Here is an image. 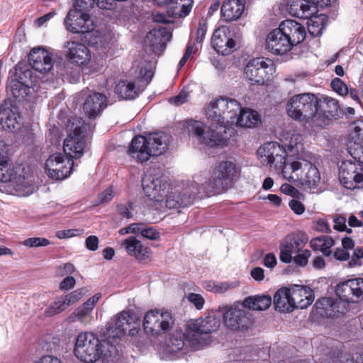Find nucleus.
<instances>
[{"mask_svg":"<svg viewBox=\"0 0 363 363\" xmlns=\"http://www.w3.org/2000/svg\"><path fill=\"white\" fill-rule=\"evenodd\" d=\"M332 361L333 363H357L352 354L346 351H338L334 353Z\"/></svg>","mask_w":363,"mask_h":363,"instance_id":"nucleus-53","label":"nucleus"},{"mask_svg":"<svg viewBox=\"0 0 363 363\" xmlns=\"http://www.w3.org/2000/svg\"><path fill=\"white\" fill-rule=\"evenodd\" d=\"M244 306L254 311H264L272 305V297L269 295H256L247 296L244 299Z\"/></svg>","mask_w":363,"mask_h":363,"instance_id":"nucleus-41","label":"nucleus"},{"mask_svg":"<svg viewBox=\"0 0 363 363\" xmlns=\"http://www.w3.org/2000/svg\"><path fill=\"white\" fill-rule=\"evenodd\" d=\"M331 88L340 96H345L348 94L347 84L340 79L335 78L331 81Z\"/></svg>","mask_w":363,"mask_h":363,"instance_id":"nucleus-55","label":"nucleus"},{"mask_svg":"<svg viewBox=\"0 0 363 363\" xmlns=\"http://www.w3.org/2000/svg\"><path fill=\"white\" fill-rule=\"evenodd\" d=\"M103 352V345L94 333L82 332L77 335L74 353L78 359L94 363L100 359Z\"/></svg>","mask_w":363,"mask_h":363,"instance_id":"nucleus-9","label":"nucleus"},{"mask_svg":"<svg viewBox=\"0 0 363 363\" xmlns=\"http://www.w3.org/2000/svg\"><path fill=\"white\" fill-rule=\"evenodd\" d=\"M244 301L219 307L226 328L233 332H245L252 325L250 313L246 310Z\"/></svg>","mask_w":363,"mask_h":363,"instance_id":"nucleus-6","label":"nucleus"},{"mask_svg":"<svg viewBox=\"0 0 363 363\" xmlns=\"http://www.w3.org/2000/svg\"><path fill=\"white\" fill-rule=\"evenodd\" d=\"M363 145V121H359L354 123L353 131L350 135L348 145Z\"/></svg>","mask_w":363,"mask_h":363,"instance_id":"nucleus-49","label":"nucleus"},{"mask_svg":"<svg viewBox=\"0 0 363 363\" xmlns=\"http://www.w3.org/2000/svg\"><path fill=\"white\" fill-rule=\"evenodd\" d=\"M145 136L137 135L133 138L128 150V155L139 163L147 162L152 154Z\"/></svg>","mask_w":363,"mask_h":363,"instance_id":"nucleus-28","label":"nucleus"},{"mask_svg":"<svg viewBox=\"0 0 363 363\" xmlns=\"http://www.w3.org/2000/svg\"><path fill=\"white\" fill-rule=\"evenodd\" d=\"M220 98L211 101L206 108V116L208 123L225 124L226 117L224 116V111L218 108Z\"/></svg>","mask_w":363,"mask_h":363,"instance_id":"nucleus-43","label":"nucleus"},{"mask_svg":"<svg viewBox=\"0 0 363 363\" xmlns=\"http://www.w3.org/2000/svg\"><path fill=\"white\" fill-rule=\"evenodd\" d=\"M218 108L224 111V116L226 117L225 124L235 123L242 110L241 105L237 100L227 97L220 98Z\"/></svg>","mask_w":363,"mask_h":363,"instance_id":"nucleus-37","label":"nucleus"},{"mask_svg":"<svg viewBox=\"0 0 363 363\" xmlns=\"http://www.w3.org/2000/svg\"><path fill=\"white\" fill-rule=\"evenodd\" d=\"M281 29L279 27L271 30L265 40L266 49L272 54L282 55L289 52L293 48Z\"/></svg>","mask_w":363,"mask_h":363,"instance_id":"nucleus-23","label":"nucleus"},{"mask_svg":"<svg viewBox=\"0 0 363 363\" xmlns=\"http://www.w3.org/2000/svg\"><path fill=\"white\" fill-rule=\"evenodd\" d=\"M66 28L72 33H85L95 28L93 19L86 12L71 9L65 19Z\"/></svg>","mask_w":363,"mask_h":363,"instance_id":"nucleus-19","label":"nucleus"},{"mask_svg":"<svg viewBox=\"0 0 363 363\" xmlns=\"http://www.w3.org/2000/svg\"><path fill=\"white\" fill-rule=\"evenodd\" d=\"M199 191V186L195 182L172 186L167 195L166 206L170 209L186 207L193 203Z\"/></svg>","mask_w":363,"mask_h":363,"instance_id":"nucleus-15","label":"nucleus"},{"mask_svg":"<svg viewBox=\"0 0 363 363\" xmlns=\"http://www.w3.org/2000/svg\"><path fill=\"white\" fill-rule=\"evenodd\" d=\"M207 127L198 121H189L187 125L190 134L196 137L198 142L208 147H224L227 146L226 125L208 123Z\"/></svg>","mask_w":363,"mask_h":363,"instance_id":"nucleus-2","label":"nucleus"},{"mask_svg":"<svg viewBox=\"0 0 363 363\" xmlns=\"http://www.w3.org/2000/svg\"><path fill=\"white\" fill-rule=\"evenodd\" d=\"M192 0H171L167 12L174 17L186 16L191 11Z\"/></svg>","mask_w":363,"mask_h":363,"instance_id":"nucleus-44","label":"nucleus"},{"mask_svg":"<svg viewBox=\"0 0 363 363\" xmlns=\"http://www.w3.org/2000/svg\"><path fill=\"white\" fill-rule=\"evenodd\" d=\"M188 97V92L183 89L177 96L169 98V102L176 106H179L186 102Z\"/></svg>","mask_w":363,"mask_h":363,"instance_id":"nucleus-62","label":"nucleus"},{"mask_svg":"<svg viewBox=\"0 0 363 363\" xmlns=\"http://www.w3.org/2000/svg\"><path fill=\"white\" fill-rule=\"evenodd\" d=\"M291 288L295 308L304 309L313 303L314 296L310 288L300 285H295Z\"/></svg>","mask_w":363,"mask_h":363,"instance_id":"nucleus-35","label":"nucleus"},{"mask_svg":"<svg viewBox=\"0 0 363 363\" xmlns=\"http://www.w3.org/2000/svg\"><path fill=\"white\" fill-rule=\"evenodd\" d=\"M308 158H299L290 163L289 169H284L283 177L289 182L306 186L310 189H315L320 182V175L318 168Z\"/></svg>","mask_w":363,"mask_h":363,"instance_id":"nucleus-3","label":"nucleus"},{"mask_svg":"<svg viewBox=\"0 0 363 363\" xmlns=\"http://www.w3.org/2000/svg\"><path fill=\"white\" fill-rule=\"evenodd\" d=\"M240 127L255 128L261 123V116L251 108H242L235 121Z\"/></svg>","mask_w":363,"mask_h":363,"instance_id":"nucleus-38","label":"nucleus"},{"mask_svg":"<svg viewBox=\"0 0 363 363\" xmlns=\"http://www.w3.org/2000/svg\"><path fill=\"white\" fill-rule=\"evenodd\" d=\"M335 292L345 303L363 300V278L348 279L337 284Z\"/></svg>","mask_w":363,"mask_h":363,"instance_id":"nucleus-20","label":"nucleus"},{"mask_svg":"<svg viewBox=\"0 0 363 363\" xmlns=\"http://www.w3.org/2000/svg\"><path fill=\"white\" fill-rule=\"evenodd\" d=\"M94 0H75L74 3V9H78L86 12L91 9L94 5Z\"/></svg>","mask_w":363,"mask_h":363,"instance_id":"nucleus-59","label":"nucleus"},{"mask_svg":"<svg viewBox=\"0 0 363 363\" xmlns=\"http://www.w3.org/2000/svg\"><path fill=\"white\" fill-rule=\"evenodd\" d=\"M101 295L98 293L89 298L85 303L78 307L72 315L81 322H85L91 316L92 311Z\"/></svg>","mask_w":363,"mask_h":363,"instance_id":"nucleus-40","label":"nucleus"},{"mask_svg":"<svg viewBox=\"0 0 363 363\" xmlns=\"http://www.w3.org/2000/svg\"><path fill=\"white\" fill-rule=\"evenodd\" d=\"M238 286L237 281L234 282H216V294H223L230 289H233Z\"/></svg>","mask_w":363,"mask_h":363,"instance_id":"nucleus-60","label":"nucleus"},{"mask_svg":"<svg viewBox=\"0 0 363 363\" xmlns=\"http://www.w3.org/2000/svg\"><path fill=\"white\" fill-rule=\"evenodd\" d=\"M346 218L343 216L338 215L333 218L334 226L333 228L338 231H347L351 233L350 229H347Z\"/></svg>","mask_w":363,"mask_h":363,"instance_id":"nucleus-57","label":"nucleus"},{"mask_svg":"<svg viewBox=\"0 0 363 363\" xmlns=\"http://www.w3.org/2000/svg\"><path fill=\"white\" fill-rule=\"evenodd\" d=\"M172 314L168 311H160L157 309L147 311L143 319L144 330L152 335H160L173 325Z\"/></svg>","mask_w":363,"mask_h":363,"instance_id":"nucleus-16","label":"nucleus"},{"mask_svg":"<svg viewBox=\"0 0 363 363\" xmlns=\"http://www.w3.org/2000/svg\"><path fill=\"white\" fill-rule=\"evenodd\" d=\"M168 184L162 176L145 174L143 179V188L145 195L151 200L159 201L165 194Z\"/></svg>","mask_w":363,"mask_h":363,"instance_id":"nucleus-24","label":"nucleus"},{"mask_svg":"<svg viewBox=\"0 0 363 363\" xmlns=\"http://www.w3.org/2000/svg\"><path fill=\"white\" fill-rule=\"evenodd\" d=\"M139 76L144 81H150L153 76L152 65L148 62L143 67H141L139 71Z\"/></svg>","mask_w":363,"mask_h":363,"instance_id":"nucleus-61","label":"nucleus"},{"mask_svg":"<svg viewBox=\"0 0 363 363\" xmlns=\"http://www.w3.org/2000/svg\"><path fill=\"white\" fill-rule=\"evenodd\" d=\"M245 8V0H225L221 8V13L226 21L240 18Z\"/></svg>","mask_w":363,"mask_h":363,"instance_id":"nucleus-33","label":"nucleus"},{"mask_svg":"<svg viewBox=\"0 0 363 363\" xmlns=\"http://www.w3.org/2000/svg\"><path fill=\"white\" fill-rule=\"evenodd\" d=\"M240 169L235 162L223 160L218 164L208 182V186L215 193H221L227 189L238 176Z\"/></svg>","mask_w":363,"mask_h":363,"instance_id":"nucleus-11","label":"nucleus"},{"mask_svg":"<svg viewBox=\"0 0 363 363\" xmlns=\"http://www.w3.org/2000/svg\"><path fill=\"white\" fill-rule=\"evenodd\" d=\"M64 54L69 62L79 66L89 62L91 53L83 43L77 41H68L64 45Z\"/></svg>","mask_w":363,"mask_h":363,"instance_id":"nucleus-22","label":"nucleus"},{"mask_svg":"<svg viewBox=\"0 0 363 363\" xmlns=\"http://www.w3.org/2000/svg\"><path fill=\"white\" fill-rule=\"evenodd\" d=\"M30 66L39 72H48L53 67L52 56L43 48H33L29 55Z\"/></svg>","mask_w":363,"mask_h":363,"instance_id":"nucleus-27","label":"nucleus"},{"mask_svg":"<svg viewBox=\"0 0 363 363\" xmlns=\"http://www.w3.org/2000/svg\"><path fill=\"white\" fill-rule=\"evenodd\" d=\"M107 106L106 96L101 93L89 95L83 105V110L89 118H96Z\"/></svg>","mask_w":363,"mask_h":363,"instance_id":"nucleus-30","label":"nucleus"},{"mask_svg":"<svg viewBox=\"0 0 363 363\" xmlns=\"http://www.w3.org/2000/svg\"><path fill=\"white\" fill-rule=\"evenodd\" d=\"M274 308L280 313H291L295 309V302L292 294V288L281 287L274 294Z\"/></svg>","mask_w":363,"mask_h":363,"instance_id":"nucleus-29","label":"nucleus"},{"mask_svg":"<svg viewBox=\"0 0 363 363\" xmlns=\"http://www.w3.org/2000/svg\"><path fill=\"white\" fill-rule=\"evenodd\" d=\"M259 162L276 172H281L283 175L284 169H289L286 165V150L277 142H269L261 145L257 151Z\"/></svg>","mask_w":363,"mask_h":363,"instance_id":"nucleus-10","label":"nucleus"},{"mask_svg":"<svg viewBox=\"0 0 363 363\" xmlns=\"http://www.w3.org/2000/svg\"><path fill=\"white\" fill-rule=\"evenodd\" d=\"M89 130V124L81 118L72 117L67 121V137L64 140L63 150L71 159L79 158L84 154L86 146L84 134Z\"/></svg>","mask_w":363,"mask_h":363,"instance_id":"nucleus-4","label":"nucleus"},{"mask_svg":"<svg viewBox=\"0 0 363 363\" xmlns=\"http://www.w3.org/2000/svg\"><path fill=\"white\" fill-rule=\"evenodd\" d=\"M123 245L125 247L127 253L138 260H144L150 256V248L144 245L135 237H130L125 239Z\"/></svg>","mask_w":363,"mask_h":363,"instance_id":"nucleus-34","label":"nucleus"},{"mask_svg":"<svg viewBox=\"0 0 363 363\" xmlns=\"http://www.w3.org/2000/svg\"><path fill=\"white\" fill-rule=\"evenodd\" d=\"M152 156L164 153L169 146V136L164 133H153L145 136Z\"/></svg>","mask_w":363,"mask_h":363,"instance_id":"nucleus-32","label":"nucleus"},{"mask_svg":"<svg viewBox=\"0 0 363 363\" xmlns=\"http://www.w3.org/2000/svg\"><path fill=\"white\" fill-rule=\"evenodd\" d=\"M363 258V247H357L354 250V257H352L351 260L348 262L350 267L355 266H359L361 264L359 259Z\"/></svg>","mask_w":363,"mask_h":363,"instance_id":"nucleus-64","label":"nucleus"},{"mask_svg":"<svg viewBox=\"0 0 363 363\" xmlns=\"http://www.w3.org/2000/svg\"><path fill=\"white\" fill-rule=\"evenodd\" d=\"M187 333L191 335L190 340L194 350H200L208 345V334L216 331L220 327V320L213 315L196 320H190L186 325Z\"/></svg>","mask_w":363,"mask_h":363,"instance_id":"nucleus-8","label":"nucleus"},{"mask_svg":"<svg viewBox=\"0 0 363 363\" xmlns=\"http://www.w3.org/2000/svg\"><path fill=\"white\" fill-rule=\"evenodd\" d=\"M311 255V251L303 247L298 252H296L293 255L292 260L296 264L303 267L307 264L308 258Z\"/></svg>","mask_w":363,"mask_h":363,"instance_id":"nucleus-52","label":"nucleus"},{"mask_svg":"<svg viewBox=\"0 0 363 363\" xmlns=\"http://www.w3.org/2000/svg\"><path fill=\"white\" fill-rule=\"evenodd\" d=\"M115 93L121 99L132 100L139 96V89L132 81L121 80L115 86Z\"/></svg>","mask_w":363,"mask_h":363,"instance_id":"nucleus-39","label":"nucleus"},{"mask_svg":"<svg viewBox=\"0 0 363 363\" xmlns=\"http://www.w3.org/2000/svg\"><path fill=\"white\" fill-rule=\"evenodd\" d=\"M284 149L286 150V156L295 157V160L299 158L312 157L311 155L306 153L303 143V137L301 134H293Z\"/></svg>","mask_w":363,"mask_h":363,"instance_id":"nucleus-36","label":"nucleus"},{"mask_svg":"<svg viewBox=\"0 0 363 363\" xmlns=\"http://www.w3.org/2000/svg\"><path fill=\"white\" fill-rule=\"evenodd\" d=\"M141 235L150 240H159L160 233L153 227L145 228L144 226Z\"/></svg>","mask_w":363,"mask_h":363,"instance_id":"nucleus-58","label":"nucleus"},{"mask_svg":"<svg viewBox=\"0 0 363 363\" xmlns=\"http://www.w3.org/2000/svg\"><path fill=\"white\" fill-rule=\"evenodd\" d=\"M211 43L215 50L223 55L230 54L235 47L233 34L226 26H221L214 31Z\"/></svg>","mask_w":363,"mask_h":363,"instance_id":"nucleus-21","label":"nucleus"},{"mask_svg":"<svg viewBox=\"0 0 363 363\" xmlns=\"http://www.w3.org/2000/svg\"><path fill=\"white\" fill-rule=\"evenodd\" d=\"M69 307L64 295L57 297L55 301L45 310L47 317H52L65 311Z\"/></svg>","mask_w":363,"mask_h":363,"instance_id":"nucleus-48","label":"nucleus"},{"mask_svg":"<svg viewBox=\"0 0 363 363\" xmlns=\"http://www.w3.org/2000/svg\"><path fill=\"white\" fill-rule=\"evenodd\" d=\"M50 241L47 238L35 237L29 238L21 242V244L27 247H45L50 245Z\"/></svg>","mask_w":363,"mask_h":363,"instance_id":"nucleus-51","label":"nucleus"},{"mask_svg":"<svg viewBox=\"0 0 363 363\" xmlns=\"http://www.w3.org/2000/svg\"><path fill=\"white\" fill-rule=\"evenodd\" d=\"M74 164L73 160L62 153L50 155L45 166L48 176L53 180H62L69 177Z\"/></svg>","mask_w":363,"mask_h":363,"instance_id":"nucleus-17","label":"nucleus"},{"mask_svg":"<svg viewBox=\"0 0 363 363\" xmlns=\"http://www.w3.org/2000/svg\"><path fill=\"white\" fill-rule=\"evenodd\" d=\"M306 19L309 33L313 36L320 35L325 27L326 16L314 14Z\"/></svg>","mask_w":363,"mask_h":363,"instance_id":"nucleus-47","label":"nucleus"},{"mask_svg":"<svg viewBox=\"0 0 363 363\" xmlns=\"http://www.w3.org/2000/svg\"><path fill=\"white\" fill-rule=\"evenodd\" d=\"M308 238L305 233L298 232L285 237L281 242L279 259L284 263H290L293 255L303 249Z\"/></svg>","mask_w":363,"mask_h":363,"instance_id":"nucleus-18","label":"nucleus"},{"mask_svg":"<svg viewBox=\"0 0 363 363\" xmlns=\"http://www.w3.org/2000/svg\"><path fill=\"white\" fill-rule=\"evenodd\" d=\"M288 11L293 16L306 19L317 14L318 11L311 0H291Z\"/></svg>","mask_w":363,"mask_h":363,"instance_id":"nucleus-31","label":"nucleus"},{"mask_svg":"<svg viewBox=\"0 0 363 363\" xmlns=\"http://www.w3.org/2000/svg\"><path fill=\"white\" fill-rule=\"evenodd\" d=\"M186 298L197 310H201L203 308L205 299L201 294L189 293Z\"/></svg>","mask_w":363,"mask_h":363,"instance_id":"nucleus-56","label":"nucleus"},{"mask_svg":"<svg viewBox=\"0 0 363 363\" xmlns=\"http://www.w3.org/2000/svg\"><path fill=\"white\" fill-rule=\"evenodd\" d=\"M191 335L185 332L176 330L170 334L162 347V357L165 359H173L186 354L189 350H194L191 345Z\"/></svg>","mask_w":363,"mask_h":363,"instance_id":"nucleus-13","label":"nucleus"},{"mask_svg":"<svg viewBox=\"0 0 363 363\" xmlns=\"http://www.w3.org/2000/svg\"><path fill=\"white\" fill-rule=\"evenodd\" d=\"M22 172L21 167H12L8 157L0 155V181L9 183L18 196H26L33 192L34 186L21 174Z\"/></svg>","mask_w":363,"mask_h":363,"instance_id":"nucleus-7","label":"nucleus"},{"mask_svg":"<svg viewBox=\"0 0 363 363\" xmlns=\"http://www.w3.org/2000/svg\"><path fill=\"white\" fill-rule=\"evenodd\" d=\"M286 111L294 120L313 123L315 126L325 124V117L320 110L318 97L311 93H303L291 96L287 101Z\"/></svg>","mask_w":363,"mask_h":363,"instance_id":"nucleus-1","label":"nucleus"},{"mask_svg":"<svg viewBox=\"0 0 363 363\" xmlns=\"http://www.w3.org/2000/svg\"><path fill=\"white\" fill-rule=\"evenodd\" d=\"M163 30L154 29L150 30L146 35L145 44L150 46L154 52H157L159 50L164 49V43L163 39Z\"/></svg>","mask_w":363,"mask_h":363,"instance_id":"nucleus-46","label":"nucleus"},{"mask_svg":"<svg viewBox=\"0 0 363 363\" xmlns=\"http://www.w3.org/2000/svg\"><path fill=\"white\" fill-rule=\"evenodd\" d=\"M339 180L346 189L354 190L363 187V164L357 160L343 161L339 167Z\"/></svg>","mask_w":363,"mask_h":363,"instance_id":"nucleus-14","label":"nucleus"},{"mask_svg":"<svg viewBox=\"0 0 363 363\" xmlns=\"http://www.w3.org/2000/svg\"><path fill=\"white\" fill-rule=\"evenodd\" d=\"M334 245V240L328 235H320L313 238L310 241L311 248L314 251L320 252L325 257L332 254L331 248Z\"/></svg>","mask_w":363,"mask_h":363,"instance_id":"nucleus-42","label":"nucleus"},{"mask_svg":"<svg viewBox=\"0 0 363 363\" xmlns=\"http://www.w3.org/2000/svg\"><path fill=\"white\" fill-rule=\"evenodd\" d=\"M85 294L84 289H77L66 295H64L69 306L77 303Z\"/></svg>","mask_w":363,"mask_h":363,"instance_id":"nucleus-54","label":"nucleus"},{"mask_svg":"<svg viewBox=\"0 0 363 363\" xmlns=\"http://www.w3.org/2000/svg\"><path fill=\"white\" fill-rule=\"evenodd\" d=\"M324 101L326 105L325 110V112L327 113L326 116L328 118H335L337 116L340 112V105L338 101L336 99L330 97H325L324 99Z\"/></svg>","mask_w":363,"mask_h":363,"instance_id":"nucleus-50","label":"nucleus"},{"mask_svg":"<svg viewBox=\"0 0 363 363\" xmlns=\"http://www.w3.org/2000/svg\"><path fill=\"white\" fill-rule=\"evenodd\" d=\"M279 26L286 39L290 40L292 48L302 43L306 38L305 27L296 21L287 19L282 21Z\"/></svg>","mask_w":363,"mask_h":363,"instance_id":"nucleus-26","label":"nucleus"},{"mask_svg":"<svg viewBox=\"0 0 363 363\" xmlns=\"http://www.w3.org/2000/svg\"><path fill=\"white\" fill-rule=\"evenodd\" d=\"M2 126L9 131H15L21 127V117L18 112L5 110L1 113Z\"/></svg>","mask_w":363,"mask_h":363,"instance_id":"nucleus-45","label":"nucleus"},{"mask_svg":"<svg viewBox=\"0 0 363 363\" xmlns=\"http://www.w3.org/2000/svg\"><path fill=\"white\" fill-rule=\"evenodd\" d=\"M315 307L321 315L328 318L338 316L346 312L345 303L340 298H322L316 301Z\"/></svg>","mask_w":363,"mask_h":363,"instance_id":"nucleus-25","label":"nucleus"},{"mask_svg":"<svg viewBox=\"0 0 363 363\" xmlns=\"http://www.w3.org/2000/svg\"><path fill=\"white\" fill-rule=\"evenodd\" d=\"M140 320L133 311H123L115 316V325L107 328L104 340L108 345L114 346L121 340L122 336H134L140 330Z\"/></svg>","mask_w":363,"mask_h":363,"instance_id":"nucleus-5","label":"nucleus"},{"mask_svg":"<svg viewBox=\"0 0 363 363\" xmlns=\"http://www.w3.org/2000/svg\"><path fill=\"white\" fill-rule=\"evenodd\" d=\"M274 63L269 59L254 58L244 68V76L251 84L264 85L273 79Z\"/></svg>","mask_w":363,"mask_h":363,"instance_id":"nucleus-12","label":"nucleus"},{"mask_svg":"<svg viewBox=\"0 0 363 363\" xmlns=\"http://www.w3.org/2000/svg\"><path fill=\"white\" fill-rule=\"evenodd\" d=\"M314 228L318 232L330 233V227L328 220L325 218H319L314 223Z\"/></svg>","mask_w":363,"mask_h":363,"instance_id":"nucleus-63","label":"nucleus"}]
</instances>
